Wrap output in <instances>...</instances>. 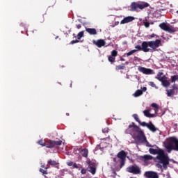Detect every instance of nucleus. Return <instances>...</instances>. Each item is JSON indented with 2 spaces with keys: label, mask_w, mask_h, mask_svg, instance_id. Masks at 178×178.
Instances as JSON below:
<instances>
[{
  "label": "nucleus",
  "mask_w": 178,
  "mask_h": 178,
  "mask_svg": "<svg viewBox=\"0 0 178 178\" xmlns=\"http://www.w3.org/2000/svg\"><path fill=\"white\" fill-rule=\"evenodd\" d=\"M149 154L152 155H157L155 158L158 163L156 165L159 169H168V165H169V156L165 154L163 149L158 147L157 149L149 148Z\"/></svg>",
  "instance_id": "nucleus-1"
},
{
  "label": "nucleus",
  "mask_w": 178,
  "mask_h": 178,
  "mask_svg": "<svg viewBox=\"0 0 178 178\" xmlns=\"http://www.w3.org/2000/svg\"><path fill=\"white\" fill-rule=\"evenodd\" d=\"M126 134H130L134 140H137L138 141H147V137L144 131L141 130L140 127L136 125V123L131 122L129 125L128 128L125 130Z\"/></svg>",
  "instance_id": "nucleus-2"
},
{
  "label": "nucleus",
  "mask_w": 178,
  "mask_h": 178,
  "mask_svg": "<svg viewBox=\"0 0 178 178\" xmlns=\"http://www.w3.org/2000/svg\"><path fill=\"white\" fill-rule=\"evenodd\" d=\"M159 45H161V40L157 39L155 41H144L142 42V45H137L135 47L136 51H143V52H149V47L152 48L154 50L156 49V48H159Z\"/></svg>",
  "instance_id": "nucleus-3"
},
{
  "label": "nucleus",
  "mask_w": 178,
  "mask_h": 178,
  "mask_svg": "<svg viewBox=\"0 0 178 178\" xmlns=\"http://www.w3.org/2000/svg\"><path fill=\"white\" fill-rule=\"evenodd\" d=\"M163 144L168 154L172 151H178V139L175 136L167 138Z\"/></svg>",
  "instance_id": "nucleus-4"
},
{
  "label": "nucleus",
  "mask_w": 178,
  "mask_h": 178,
  "mask_svg": "<svg viewBox=\"0 0 178 178\" xmlns=\"http://www.w3.org/2000/svg\"><path fill=\"white\" fill-rule=\"evenodd\" d=\"M149 4L145 2L137 3L132 2L130 6L131 12H138L139 10H143V9H145V8H148Z\"/></svg>",
  "instance_id": "nucleus-5"
},
{
  "label": "nucleus",
  "mask_w": 178,
  "mask_h": 178,
  "mask_svg": "<svg viewBox=\"0 0 178 178\" xmlns=\"http://www.w3.org/2000/svg\"><path fill=\"white\" fill-rule=\"evenodd\" d=\"M127 170L129 173H132L133 175H141V168L137 165L128 167Z\"/></svg>",
  "instance_id": "nucleus-6"
},
{
  "label": "nucleus",
  "mask_w": 178,
  "mask_h": 178,
  "mask_svg": "<svg viewBox=\"0 0 178 178\" xmlns=\"http://www.w3.org/2000/svg\"><path fill=\"white\" fill-rule=\"evenodd\" d=\"M126 156H127V154L124 150H122L117 154V157L120 159V168L124 166V163L126 162Z\"/></svg>",
  "instance_id": "nucleus-7"
},
{
  "label": "nucleus",
  "mask_w": 178,
  "mask_h": 178,
  "mask_svg": "<svg viewBox=\"0 0 178 178\" xmlns=\"http://www.w3.org/2000/svg\"><path fill=\"white\" fill-rule=\"evenodd\" d=\"M62 140H48L46 143V148H54L55 145H62Z\"/></svg>",
  "instance_id": "nucleus-8"
},
{
  "label": "nucleus",
  "mask_w": 178,
  "mask_h": 178,
  "mask_svg": "<svg viewBox=\"0 0 178 178\" xmlns=\"http://www.w3.org/2000/svg\"><path fill=\"white\" fill-rule=\"evenodd\" d=\"M87 164L88 165V170L90 172V173L95 175L97 172V165H95V163L89 161L87 162Z\"/></svg>",
  "instance_id": "nucleus-9"
},
{
  "label": "nucleus",
  "mask_w": 178,
  "mask_h": 178,
  "mask_svg": "<svg viewBox=\"0 0 178 178\" xmlns=\"http://www.w3.org/2000/svg\"><path fill=\"white\" fill-rule=\"evenodd\" d=\"M138 72L140 73H143V74L149 75V74H154V70H151L150 68H146L144 67L139 66L138 68Z\"/></svg>",
  "instance_id": "nucleus-10"
},
{
  "label": "nucleus",
  "mask_w": 178,
  "mask_h": 178,
  "mask_svg": "<svg viewBox=\"0 0 178 178\" xmlns=\"http://www.w3.org/2000/svg\"><path fill=\"white\" fill-rule=\"evenodd\" d=\"M159 27L160 29H161V30H163L164 31H168V33H175V29L170 28V26H168L165 22L160 24Z\"/></svg>",
  "instance_id": "nucleus-11"
},
{
  "label": "nucleus",
  "mask_w": 178,
  "mask_h": 178,
  "mask_svg": "<svg viewBox=\"0 0 178 178\" xmlns=\"http://www.w3.org/2000/svg\"><path fill=\"white\" fill-rule=\"evenodd\" d=\"M177 91H178L177 86L174 85V86H172V89L166 90L167 95L168 97H173V95H175V94H177Z\"/></svg>",
  "instance_id": "nucleus-12"
},
{
  "label": "nucleus",
  "mask_w": 178,
  "mask_h": 178,
  "mask_svg": "<svg viewBox=\"0 0 178 178\" xmlns=\"http://www.w3.org/2000/svg\"><path fill=\"white\" fill-rule=\"evenodd\" d=\"M92 42L98 48H102V47H105V44H106L105 40H104L102 39H99L97 41L96 40H93Z\"/></svg>",
  "instance_id": "nucleus-13"
},
{
  "label": "nucleus",
  "mask_w": 178,
  "mask_h": 178,
  "mask_svg": "<svg viewBox=\"0 0 178 178\" xmlns=\"http://www.w3.org/2000/svg\"><path fill=\"white\" fill-rule=\"evenodd\" d=\"M144 176H145L147 178H159L158 174L152 171H146L144 174Z\"/></svg>",
  "instance_id": "nucleus-14"
},
{
  "label": "nucleus",
  "mask_w": 178,
  "mask_h": 178,
  "mask_svg": "<svg viewBox=\"0 0 178 178\" xmlns=\"http://www.w3.org/2000/svg\"><path fill=\"white\" fill-rule=\"evenodd\" d=\"M134 19H135L134 17H131V16L126 17L120 22V24H126V23H130L131 22H133Z\"/></svg>",
  "instance_id": "nucleus-15"
},
{
  "label": "nucleus",
  "mask_w": 178,
  "mask_h": 178,
  "mask_svg": "<svg viewBox=\"0 0 178 178\" xmlns=\"http://www.w3.org/2000/svg\"><path fill=\"white\" fill-rule=\"evenodd\" d=\"M147 129H149V130H150V131H152V133H155V131H156V130H158V129L156 127H155V125H154V124H152V122H149L148 123Z\"/></svg>",
  "instance_id": "nucleus-16"
},
{
  "label": "nucleus",
  "mask_w": 178,
  "mask_h": 178,
  "mask_svg": "<svg viewBox=\"0 0 178 178\" xmlns=\"http://www.w3.org/2000/svg\"><path fill=\"white\" fill-rule=\"evenodd\" d=\"M86 31L90 34V35H95L97 34V29L91 28H86Z\"/></svg>",
  "instance_id": "nucleus-17"
},
{
  "label": "nucleus",
  "mask_w": 178,
  "mask_h": 178,
  "mask_svg": "<svg viewBox=\"0 0 178 178\" xmlns=\"http://www.w3.org/2000/svg\"><path fill=\"white\" fill-rule=\"evenodd\" d=\"M165 77L166 76L163 75V72H159L156 79L161 82Z\"/></svg>",
  "instance_id": "nucleus-18"
},
{
  "label": "nucleus",
  "mask_w": 178,
  "mask_h": 178,
  "mask_svg": "<svg viewBox=\"0 0 178 178\" xmlns=\"http://www.w3.org/2000/svg\"><path fill=\"white\" fill-rule=\"evenodd\" d=\"M161 83L163 87H169V86H170V82L168 81V78L166 76L161 81Z\"/></svg>",
  "instance_id": "nucleus-19"
},
{
  "label": "nucleus",
  "mask_w": 178,
  "mask_h": 178,
  "mask_svg": "<svg viewBox=\"0 0 178 178\" xmlns=\"http://www.w3.org/2000/svg\"><path fill=\"white\" fill-rule=\"evenodd\" d=\"M143 113L146 118H155V114H151L149 110H145Z\"/></svg>",
  "instance_id": "nucleus-20"
},
{
  "label": "nucleus",
  "mask_w": 178,
  "mask_h": 178,
  "mask_svg": "<svg viewBox=\"0 0 178 178\" xmlns=\"http://www.w3.org/2000/svg\"><path fill=\"white\" fill-rule=\"evenodd\" d=\"M81 154L83 158H87V156H88V149H82Z\"/></svg>",
  "instance_id": "nucleus-21"
},
{
  "label": "nucleus",
  "mask_w": 178,
  "mask_h": 178,
  "mask_svg": "<svg viewBox=\"0 0 178 178\" xmlns=\"http://www.w3.org/2000/svg\"><path fill=\"white\" fill-rule=\"evenodd\" d=\"M152 108H154V112L155 113H158V112H159V106H158V104H156V103H152L151 104Z\"/></svg>",
  "instance_id": "nucleus-22"
},
{
  "label": "nucleus",
  "mask_w": 178,
  "mask_h": 178,
  "mask_svg": "<svg viewBox=\"0 0 178 178\" xmlns=\"http://www.w3.org/2000/svg\"><path fill=\"white\" fill-rule=\"evenodd\" d=\"M126 69V65L124 64H121L115 67L116 70H124Z\"/></svg>",
  "instance_id": "nucleus-23"
},
{
  "label": "nucleus",
  "mask_w": 178,
  "mask_h": 178,
  "mask_svg": "<svg viewBox=\"0 0 178 178\" xmlns=\"http://www.w3.org/2000/svg\"><path fill=\"white\" fill-rule=\"evenodd\" d=\"M48 164L51 165V166H56V165H59V163L56 162V161L54 160H49L48 161Z\"/></svg>",
  "instance_id": "nucleus-24"
},
{
  "label": "nucleus",
  "mask_w": 178,
  "mask_h": 178,
  "mask_svg": "<svg viewBox=\"0 0 178 178\" xmlns=\"http://www.w3.org/2000/svg\"><path fill=\"white\" fill-rule=\"evenodd\" d=\"M140 95H143V90H138L135 92V93L134 94V97H140Z\"/></svg>",
  "instance_id": "nucleus-25"
},
{
  "label": "nucleus",
  "mask_w": 178,
  "mask_h": 178,
  "mask_svg": "<svg viewBox=\"0 0 178 178\" xmlns=\"http://www.w3.org/2000/svg\"><path fill=\"white\" fill-rule=\"evenodd\" d=\"M143 159H145V161H152V159H154V157L151 155H144L143 156Z\"/></svg>",
  "instance_id": "nucleus-26"
},
{
  "label": "nucleus",
  "mask_w": 178,
  "mask_h": 178,
  "mask_svg": "<svg viewBox=\"0 0 178 178\" xmlns=\"http://www.w3.org/2000/svg\"><path fill=\"white\" fill-rule=\"evenodd\" d=\"M82 37H84V31H82L77 34L78 40H81Z\"/></svg>",
  "instance_id": "nucleus-27"
},
{
  "label": "nucleus",
  "mask_w": 178,
  "mask_h": 178,
  "mask_svg": "<svg viewBox=\"0 0 178 178\" xmlns=\"http://www.w3.org/2000/svg\"><path fill=\"white\" fill-rule=\"evenodd\" d=\"M133 118L136 120V122H137L138 123H141V121L140 120V118H138V115L134 114Z\"/></svg>",
  "instance_id": "nucleus-28"
},
{
  "label": "nucleus",
  "mask_w": 178,
  "mask_h": 178,
  "mask_svg": "<svg viewBox=\"0 0 178 178\" xmlns=\"http://www.w3.org/2000/svg\"><path fill=\"white\" fill-rule=\"evenodd\" d=\"M143 24L146 29H148V27H149V22H148V19H144Z\"/></svg>",
  "instance_id": "nucleus-29"
},
{
  "label": "nucleus",
  "mask_w": 178,
  "mask_h": 178,
  "mask_svg": "<svg viewBox=\"0 0 178 178\" xmlns=\"http://www.w3.org/2000/svg\"><path fill=\"white\" fill-rule=\"evenodd\" d=\"M136 52H137L136 49L131 50L129 52L127 53V56H130L133 55V54H136Z\"/></svg>",
  "instance_id": "nucleus-30"
},
{
  "label": "nucleus",
  "mask_w": 178,
  "mask_h": 178,
  "mask_svg": "<svg viewBox=\"0 0 178 178\" xmlns=\"http://www.w3.org/2000/svg\"><path fill=\"white\" fill-rule=\"evenodd\" d=\"M115 60V57L112 56H108V62H111V63H114Z\"/></svg>",
  "instance_id": "nucleus-31"
},
{
  "label": "nucleus",
  "mask_w": 178,
  "mask_h": 178,
  "mask_svg": "<svg viewBox=\"0 0 178 178\" xmlns=\"http://www.w3.org/2000/svg\"><path fill=\"white\" fill-rule=\"evenodd\" d=\"M111 56L116 58V56H118V51L116 50H113L111 51Z\"/></svg>",
  "instance_id": "nucleus-32"
},
{
  "label": "nucleus",
  "mask_w": 178,
  "mask_h": 178,
  "mask_svg": "<svg viewBox=\"0 0 178 178\" xmlns=\"http://www.w3.org/2000/svg\"><path fill=\"white\" fill-rule=\"evenodd\" d=\"M40 173H42V175H48V171H47V170H44L42 168L40 169Z\"/></svg>",
  "instance_id": "nucleus-33"
},
{
  "label": "nucleus",
  "mask_w": 178,
  "mask_h": 178,
  "mask_svg": "<svg viewBox=\"0 0 178 178\" xmlns=\"http://www.w3.org/2000/svg\"><path fill=\"white\" fill-rule=\"evenodd\" d=\"M38 144H39L40 145H42V147H45L47 143H44V140H40L38 141Z\"/></svg>",
  "instance_id": "nucleus-34"
},
{
  "label": "nucleus",
  "mask_w": 178,
  "mask_h": 178,
  "mask_svg": "<svg viewBox=\"0 0 178 178\" xmlns=\"http://www.w3.org/2000/svg\"><path fill=\"white\" fill-rule=\"evenodd\" d=\"M139 124H140V126H143V127H148V123L145 122H140Z\"/></svg>",
  "instance_id": "nucleus-35"
},
{
  "label": "nucleus",
  "mask_w": 178,
  "mask_h": 178,
  "mask_svg": "<svg viewBox=\"0 0 178 178\" xmlns=\"http://www.w3.org/2000/svg\"><path fill=\"white\" fill-rule=\"evenodd\" d=\"M149 84L151 87H154V88H158V87H156V85H155V83L154 82H149Z\"/></svg>",
  "instance_id": "nucleus-36"
},
{
  "label": "nucleus",
  "mask_w": 178,
  "mask_h": 178,
  "mask_svg": "<svg viewBox=\"0 0 178 178\" xmlns=\"http://www.w3.org/2000/svg\"><path fill=\"white\" fill-rule=\"evenodd\" d=\"M81 175H86V173H87V170H86L85 168H82L81 170Z\"/></svg>",
  "instance_id": "nucleus-37"
},
{
  "label": "nucleus",
  "mask_w": 178,
  "mask_h": 178,
  "mask_svg": "<svg viewBox=\"0 0 178 178\" xmlns=\"http://www.w3.org/2000/svg\"><path fill=\"white\" fill-rule=\"evenodd\" d=\"M103 133H109V128L106 127L102 130Z\"/></svg>",
  "instance_id": "nucleus-38"
},
{
  "label": "nucleus",
  "mask_w": 178,
  "mask_h": 178,
  "mask_svg": "<svg viewBox=\"0 0 178 178\" xmlns=\"http://www.w3.org/2000/svg\"><path fill=\"white\" fill-rule=\"evenodd\" d=\"M140 143H147V147H152L154 146L149 145V143H148V141H147V139H146V141H140Z\"/></svg>",
  "instance_id": "nucleus-39"
},
{
  "label": "nucleus",
  "mask_w": 178,
  "mask_h": 178,
  "mask_svg": "<svg viewBox=\"0 0 178 178\" xmlns=\"http://www.w3.org/2000/svg\"><path fill=\"white\" fill-rule=\"evenodd\" d=\"M77 42H79V40H75L71 41L70 44H77Z\"/></svg>",
  "instance_id": "nucleus-40"
},
{
  "label": "nucleus",
  "mask_w": 178,
  "mask_h": 178,
  "mask_svg": "<svg viewBox=\"0 0 178 178\" xmlns=\"http://www.w3.org/2000/svg\"><path fill=\"white\" fill-rule=\"evenodd\" d=\"M68 166H73V161H70L67 163Z\"/></svg>",
  "instance_id": "nucleus-41"
},
{
  "label": "nucleus",
  "mask_w": 178,
  "mask_h": 178,
  "mask_svg": "<svg viewBox=\"0 0 178 178\" xmlns=\"http://www.w3.org/2000/svg\"><path fill=\"white\" fill-rule=\"evenodd\" d=\"M73 166L75 168V169H79V165H77L76 163H74Z\"/></svg>",
  "instance_id": "nucleus-42"
},
{
  "label": "nucleus",
  "mask_w": 178,
  "mask_h": 178,
  "mask_svg": "<svg viewBox=\"0 0 178 178\" xmlns=\"http://www.w3.org/2000/svg\"><path fill=\"white\" fill-rule=\"evenodd\" d=\"M81 27V24H77L76 25V29H78V30H80V28Z\"/></svg>",
  "instance_id": "nucleus-43"
},
{
  "label": "nucleus",
  "mask_w": 178,
  "mask_h": 178,
  "mask_svg": "<svg viewBox=\"0 0 178 178\" xmlns=\"http://www.w3.org/2000/svg\"><path fill=\"white\" fill-rule=\"evenodd\" d=\"M143 91H144V92L147 91V87H143Z\"/></svg>",
  "instance_id": "nucleus-44"
},
{
  "label": "nucleus",
  "mask_w": 178,
  "mask_h": 178,
  "mask_svg": "<svg viewBox=\"0 0 178 178\" xmlns=\"http://www.w3.org/2000/svg\"><path fill=\"white\" fill-rule=\"evenodd\" d=\"M154 37H155V34L154 33L150 35V38H154Z\"/></svg>",
  "instance_id": "nucleus-45"
},
{
  "label": "nucleus",
  "mask_w": 178,
  "mask_h": 178,
  "mask_svg": "<svg viewBox=\"0 0 178 178\" xmlns=\"http://www.w3.org/2000/svg\"><path fill=\"white\" fill-rule=\"evenodd\" d=\"M120 60H121L122 62H124V58H123V57H121V58H120Z\"/></svg>",
  "instance_id": "nucleus-46"
},
{
  "label": "nucleus",
  "mask_w": 178,
  "mask_h": 178,
  "mask_svg": "<svg viewBox=\"0 0 178 178\" xmlns=\"http://www.w3.org/2000/svg\"><path fill=\"white\" fill-rule=\"evenodd\" d=\"M117 159L116 158H113V162H116Z\"/></svg>",
  "instance_id": "nucleus-47"
},
{
  "label": "nucleus",
  "mask_w": 178,
  "mask_h": 178,
  "mask_svg": "<svg viewBox=\"0 0 178 178\" xmlns=\"http://www.w3.org/2000/svg\"><path fill=\"white\" fill-rule=\"evenodd\" d=\"M41 168H45V165H41Z\"/></svg>",
  "instance_id": "nucleus-48"
},
{
  "label": "nucleus",
  "mask_w": 178,
  "mask_h": 178,
  "mask_svg": "<svg viewBox=\"0 0 178 178\" xmlns=\"http://www.w3.org/2000/svg\"><path fill=\"white\" fill-rule=\"evenodd\" d=\"M44 169L45 170H47L48 169V167H45Z\"/></svg>",
  "instance_id": "nucleus-49"
},
{
  "label": "nucleus",
  "mask_w": 178,
  "mask_h": 178,
  "mask_svg": "<svg viewBox=\"0 0 178 178\" xmlns=\"http://www.w3.org/2000/svg\"><path fill=\"white\" fill-rule=\"evenodd\" d=\"M41 23H44V19L41 22Z\"/></svg>",
  "instance_id": "nucleus-50"
},
{
  "label": "nucleus",
  "mask_w": 178,
  "mask_h": 178,
  "mask_svg": "<svg viewBox=\"0 0 178 178\" xmlns=\"http://www.w3.org/2000/svg\"><path fill=\"white\" fill-rule=\"evenodd\" d=\"M44 177H45V178H48V177H47V176H45V175H44Z\"/></svg>",
  "instance_id": "nucleus-51"
},
{
  "label": "nucleus",
  "mask_w": 178,
  "mask_h": 178,
  "mask_svg": "<svg viewBox=\"0 0 178 178\" xmlns=\"http://www.w3.org/2000/svg\"><path fill=\"white\" fill-rule=\"evenodd\" d=\"M177 13H178V10L177 11Z\"/></svg>",
  "instance_id": "nucleus-52"
},
{
  "label": "nucleus",
  "mask_w": 178,
  "mask_h": 178,
  "mask_svg": "<svg viewBox=\"0 0 178 178\" xmlns=\"http://www.w3.org/2000/svg\"><path fill=\"white\" fill-rule=\"evenodd\" d=\"M67 115H69V114L67 113Z\"/></svg>",
  "instance_id": "nucleus-53"
}]
</instances>
